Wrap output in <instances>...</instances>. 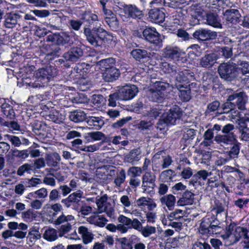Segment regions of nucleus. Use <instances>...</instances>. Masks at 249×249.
I'll return each instance as SVG.
<instances>
[{
    "mask_svg": "<svg viewBox=\"0 0 249 249\" xmlns=\"http://www.w3.org/2000/svg\"><path fill=\"white\" fill-rule=\"evenodd\" d=\"M101 24H99L98 27H93L92 29L89 28H85L84 34L86 40L92 46L98 47L100 46L99 39L105 42L112 40V36L110 33L101 27Z\"/></svg>",
    "mask_w": 249,
    "mask_h": 249,
    "instance_id": "f257e3e1",
    "label": "nucleus"
},
{
    "mask_svg": "<svg viewBox=\"0 0 249 249\" xmlns=\"http://www.w3.org/2000/svg\"><path fill=\"white\" fill-rule=\"evenodd\" d=\"M219 221L214 217L206 216L202 219L199 228V232L202 234L211 235L220 233L222 228L219 226Z\"/></svg>",
    "mask_w": 249,
    "mask_h": 249,
    "instance_id": "f03ea898",
    "label": "nucleus"
},
{
    "mask_svg": "<svg viewBox=\"0 0 249 249\" xmlns=\"http://www.w3.org/2000/svg\"><path fill=\"white\" fill-rule=\"evenodd\" d=\"M57 74V71L54 67L48 66L45 68L39 69L36 72L37 83L33 84L32 87L33 88L44 87L45 84H48Z\"/></svg>",
    "mask_w": 249,
    "mask_h": 249,
    "instance_id": "7ed1b4c3",
    "label": "nucleus"
},
{
    "mask_svg": "<svg viewBox=\"0 0 249 249\" xmlns=\"http://www.w3.org/2000/svg\"><path fill=\"white\" fill-rule=\"evenodd\" d=\"M218 71L220 77L227 81H231L238 77V67L231 61L221 64Z\"/></svg>",
    "mask_w": 249,
    "mask_h": 249,
    "instance_id": "20e7f679",
    "label": "nucleus"
},
{
    "mask_svg": "<svg viewBox=\"0 0 249 249\" xmlns=\"http://www.w3.org/2000/svg\"><path fill=\"white\" fill-rule=\"evenodd\" d=\"M171 87L168 83L156 82L154 88L150 89L148 96L149 99L155 102H160L165 97V93L168 92Z\"/></svg>",
    "mask_w": 249,
    "mask_h": 249,
    "instance_id": "39448f33",
    "label": "nucleus"
},
{
    "mask_svg": "<svg viewBox=\"0 0 249 249\" xmlns=\"http://www.w3.org/2000/svg\"><path fill=\"white\" fill-rule=\"evenodd\" d=\"M165 66L167 65L168 68L167 72L171 73L175 78L176 82L178 84H184V83H188L189 80L192 77L193 75L189 72V71L181 68H177L173 66H170L169 64L165 63Z\"/></svg>",
    "mask_w": 249,
    "mask_h": 249,
    "instance_id": "423d86ee",
    "label": "nucleus"
},
{
    "mask_svg": "<svg viewBox=\"0 0 249 249\" xmlns=\"http://www.w3.org/2000/svg\"><path fill=\"white\" fill-rule=\"evenodd\" d=\"M234 129V126L228 124L222 128L223 135H217L214 138V140L218 143L230 144L236 141V136L232 130Z\"/></svg>",
    "mask_w": 249,
    "mask_h": 249,
    "instance_id": "0eeeda50",
    "label": "nucleus"
},
{
    "mask_svg": "<svg viewBox=\"0 0 249 249\" xmlns=\"http://www.w3.org/2000/svg\"><path fill=\"white\" fill-rule=\"evenodd\" d=\"M156 176L151 172H145L142 177V184L141 186L142 192L143 194L151 195L154 194L156 187Z\"/></svg>",
    "mask_w": 249,
    "mask_h": 249,
    "instance_id": "6e6552de",
    "label": "nucleus"
},
{
    "mask_svg": "<svg viewBox=\"0 0 249 249\" xmlns=\"http://www.w3.org/2000/svg\"><path fill=\"white\" fill-rule=\"evenodd\" d=\"M108 196L105 194L98 199H96V203L99 213L105 212L107 215L112 218H115V210L111 204L107 201Z\"/></svg>",
    "mask_w": 249,
    "mask_h": 249,
    "instance_id": "1a4fd4ad",
    "label": "nucleus"
},
{
    "mask_svg": "<svg viewBox=\"0 0 249 249\" xmlns=\"http://www.w3.org/2000/svg\"><path fill=\"white\" fill-rule=\"evenodd\" d=\"M118 92L120 100L129 101L132 99L138 93V89L134 85H126L120 87Z\"/></svg>",
    "mask_w": 249,
    "mask_h": 249,
    "instance_id": "9d476101",
    "label": "nucleus"
},
{
    "mask_svg": "<svg viewBox=\"0 0 249 249\" xmlns=\"http://www.w3.org/2000/svg\"><path fill=\"white\" fill-rule=\"evenodd\" d=\"M23 12L20 11L6 13L4 17V25L7 28H13L19 25Z\"/></svg>",
    "mask_w": 249,
    "mask_h": 249,
    "instance_id": "9b49d317",
    "label": "nucleus"
},
{
    "mask_svg": "<svg viewBox=\"0 0 249 249\" xmlns=\"http://www.w3.org/2000/svg\"><path fill=\"white\" fill-rule=\"evenodd\" d=\"M142 35L144 39L151 44L158 45L162 42L161 36L155 28H146Z\"/></svg>",
    "mask_w": 249,
    "mask_h": 249,
    "instance_id": "f8f14e48",
    "label": "nucleus"
},
{
    "mask_svg": "<svg viewBox=\"0 0 249 249\" xmlns=\"http://www.w3.org/2000/svg\"><path fill=\"white\" fill-rule=\"evenodd\" d=\"M181 116L180 108L178 106H174L169 110L164 113L162 117L166 123L170 124H174L177 119Z\"/></svg>",
    "mask_w": 249,
    "mask_h": 249,
    "instance_id": "ddd939ff",
    "label": "nucleus"
},
{
    "mask_svg": "<svg viewBox=\"0 0 249 249\" xmlns=\"http://www.w3.org/2000/svg\"><path fill=\"white\" fill-rule=\"evenodd\" d=\"M194 38L200 41H206L216 38L217 33L215 32L201 28L196 30L193 34Z\"/></svg>",
    "mask_w": 249,
    "mask_h": 249,
    "instance_id": "4468645a",
    "label": "nucleus"
},
{
    "mask_svg": "<svg viewBox=\"0 0 249 249\" xmlns=\"http://www.w3.org/2000/svg\"><path fill=\"white\" fill-rule=\"evenodd\" d=\"M229 101H233L236 107L243 110L245 109V105L247 101V96L244 92H239L229 96Z\"/></svg>",
    "mask_w": 249,
    "mask_h": 249,
    "instance_id": "2eb2a0df",
    "label": "nucleus"
},
{
    "mask_svg": "<svg viewBox=\"0 0 249 249\" xmlns=\"http://www.w3.org/2000/svg\"><path fill=\"white\" fill-rule=\"evenodd\" d=\"M83 55L82 49L78 47L71 48L69 51L64 53L63 57L66 61L76 62Z\"/></svg>",
    "mask_w": 249,
    "mask_h": 249,
    "instance_id": "dca6fc26",
    "label": "nucleus"
},
{
    "mask_svg": "<svg viewBox=\"0 0 249 249\" xmlns=\"http://www.w3.org/2000/svg\"><path fill=\"white\" fill-rule=\"evenodd\" d=\"M164 57L175 60H178L181 55V52L177 47L167 46L162 50Z\"/></svg>",
    "mask_w": 249,
    "mask_h": 249,
    "instance_id": "f3484780",
    "label": "nucleus"
},
{
    "mask_svg": "<svg viewBox=\"0 0 249 249\" xmlns=\"http://www.w3.org/2000/svg\"><path fill=\"white\" fill-rule=\"evenodd\" d=\"M136 206L140 208L147 206L149 211H153L157 206L155 202L149 197L142 196L136 200Z\"/></svg>",
    "mask_w": 249,
    "mask_h": 249,
    "instance_id": "a211bd4d",
    "label": "nucleus"
},
{
    "mask_svg": "<svg viewBox=\"0 0 249 249\" xmlns=\"http://www.w3.org/2000/svg\"><path fill=\"white\" fill-rule=\"evenodd\" d=\"M224 16L227 22L236 24L239 22L241 15L238 10L230 9L225 12Z\"/></svg>",
    "mask_w": 249,
    "mask_h": 249,
    "instance_id": "6ab92c4d",
    "label": "nucleus"
},
{
    "mask_svg": "<svg viewBox=\"0 0 249 249\" xmlns=\"http://www.w3.org/2000/svg\"><path fill=\"white\" fill-rule=\"evenodd\" d=\"M120 75L119 70L116 67L111 68L110 70H106L103 72V79L106 82H112L117 80Z\"/></svg>",
    "mask_w": 249,
    "mask_h": 249,
    "instance_id": "aec40b11",
    "label": "nucleus"
},
{
    "mask_svg": "<svg viewBox=\"0 0 249 249\" xmlns=\"http://www.w3.org/2000/svg\"><path fill=\"white\" fill-rule=\"evenodd\" d=\"M148 14L149 18L155 22L161 23L164 20L165 17L162 9L157 8L151 9Z\"/></svg>",
    "mask_w": 249,
    "mask_h": 249,
    "instance_id": "412c9836",
    "label": "nucleus"
},
{
    "mask_svg": "<svg viewBox=\"0 0 249 249\" xmlns=\"http://www.w3.org/2000/svg\"><path fill=\"white\" fill-rule=\"evenodd\" d=\"M175 86L179 90V97L182 101L187 102L191 99V89L189 87H184V84L178 83H175Z\"/></svg>",
    "mask_w": 249,
    "mask_h": 249,
    "instance_id": "4be33fe9",
    "label": "nucleus"
},
{
    "mask_svg": "<svg viewBox=\"0 0 249 249\" xmlns=\"http://www.w3.org/2000/svg\"><path fill=\"white\" fill-rule=\"evenodd\" d=\"M176 201V197L172 194L163 196L160 198L161 205L163 207H167L170 211L174 209Z\"/></svg>",
    "mask_w": 249,
    "mask_h": 249,
    "instance_id": "5701e85b",
    "label": "nucleus"
},
{
    "mask_svg": "<svg viewBox=\"0 0 249 249\" xmlns=\"http://www.w3.org/2000/svg\"><path fill=\"white\" fill-rule=\"evenodd\" d=\"M217 59V56L216 53L205 54L201 58L200 64L203 67L210 68L214 64Z\"/></svg>",
    "mask_w": 249,
    "mask_h": 249,
    "instance_id": "b1692460",
    "label": "nucleus"
},
{
    "mask_svg": "<svg viewBox=\"0 0 249 249\" xmlns=\"http://www.w3.org/2000/svg\"><path fill=\"white\" fill-rule=\"evenodd\" d=\"M194 202V194L188 190L185 191L182 194V196L177 202L179 206H185L192 205Z\"/></svg>",
    "mask_w": 249,
    "mask_h": 249,
    "instance_id": "393cba45",
    "label": "nucleus"
},
{
    "mask_svg": "<svg viewBox=\"0 0 249 249\" xmlns=\"http://www.w3.org/2000/svg\"><path fill=\"white\" fill-rule=\"evenodd\" d=\"M78 232L81 235L84 244H88L93 240V234L85 226H80L78 229Z\"/></svg>",
    "mask_w": 249,
    "mask_h": 249,
    "instance_id": "a878e982",
    "label": "nucleus"
},
{
    "mask_svg": "<svg viewBox=\"0 0 249 249\" xmlns=\"http://www.w3.org/2000/svg\"><path fill=\"white\" fill-rule=\"evenodd\" d=\"M221 236L224 241L225 245L227 246L231 245L238 241L234 231L232 232L230 228Z\"/></svg>",
    "mask_w": 249,
    "mask_h": 249,
    "instance_id": "bb28decb",
    "label": "nucleus"
},
{
    "mask_svg": "<svg viewBox=\"0 0 249 249\" xmlns=\"http://www.w3.org/2000/svg\"><path fill=\"white\" fill-rule=\"evenodd\" d=\"M61 157L58 153L53 152L51 154L47 155L46 157V163L48 166L57 167L59 166Z\"/></svg>",
    "mask_w": 249,
    "mask_h": 249,
    "instance_id": "cd10ccee",
    "label": "nucleus"
},
{
    "mask_svg": "<svg viewBox=\"0 0 249 249\" xmlns=\"http://www.w3.org/2000/svg\"><path fill=\"white\" fill-rule=\"evenodd\" d=\"M88 221L91 224H94L100 227H103L107 224L108 220L102 215L93 214L88 217Z\"/></svg>",
    "mask_w": 249,
    "mask_h": 249,
    "instance_id": "c85d7f7f",
    "label": "nucleus"
},
{
    "mask_svg": "<svg viewBox=\"0 0 249 249\" xmlns=\"http://www.w3.org/2000/svg\"><path fill=\"white\" fill-rule=\"evenodd\" d=\"M234 144L231 147L230 151L226 152L227 157L225 159L226 161L229 160L231 159H234L238 157V155L240 152V143L237 142V141L233 142Z\"/></svg>",
    "mask_w": 249,
    "mask_h": 249,
    "instance_id": "c756f323",
    "label": "nucleus"
},
{
    "mask_svg": "<svg viewBox=\"0 0 249 249\" xmlns=\"http://www.w3.org/2000/svg\"><path fill=\"white\" fill-rule=\"evenodd\" d=\"M115 64V60L113 58H108L102 59L97 63L99 68L104 71L106 70H110L111 68H114Z\"/></svg>",
    "mask_w": 249,
    "mask_h": 249,
    "instance_id": "7c9ffc66",
    "label": "nucleus"
},
{
    "mask_svg": "<svg viewBox=\"0 0 249 249\" xmlns=\"http://www.w3.org/2000/svg\"><path fill=\"white\" fill-rule=\"evenodd\" d=\"M69 118L71 121L78 123L85 121L86 118V115L84 111L80 110H76L70 113Z\"/></svg>",
    "mask_w": 249,
    "mask_h": 249,
    "instance_id": "2f4dec72",
    "label": "nucleus"
},
{
    "mask_svg": "<svg viewBox=\"0 0 249 249\" xmlns=\"http://www.w3.org/2000/svg\"><path fill=\"white\" fill-rule=\"evenodd\" d=\"M141 151L139 149L132 150L126 155L124 158L125 161L133 163L139 161L141 159Z\"/></svg>",
    "mask_w": 249,
    "mask_h": 249,
    "instance_id": "473e14b6",
    "label": "nucleus"
},
{
    "mask_svg": "<svg viewBox=\"0 0 249 249\" xmlns=\"http://www.w3.org/2000/svg\"><path fill=\"white\" fill-rule=\"evenodd\" d=\"M132 56L136 60L141 61L142 59L149 58L150 56V53H148L145 50L136 49L131 51Z\"/></svg>",
    "mask_w": 249,
    "mask_h": 249,
    "instance_id": "72a5a7b5",
    "label": "nucleus"
},
{
    "mask_svg": "<svg viewBox=\"0 0 249 249\" xmlns=\"http://www.w3.org/2000/svg\"><path fill=\"white\" fill-rule=\"evenodd\" d=\"M83 19L85 21H87L89 23V25H95L96 27H98L100 22H98V16L93 13L88 12L86 13L83 17Z\"/></svg>",
    "mask_w": 249,
    "mask_h": 249,
    "instance_id": "f704fd0d",
    "label": "nucleus"
},
{
    "mask_svg": "<svg viewBox=\"0 0 249 249\" xmlns=\"http://www.w3.org/2000/svg\"><path fill=\"white\" fill-rule=\"evenodd\" d=\"M40 237V233L38 231L35 229L31 230L27 237V243L29 246H32Z\"/></svg>",
    "mask_w": 249,
    "mask_h": 249,
    "instance_id": "c9c22d12",
    "label": "nucleus"
},
{
    "mask_svg": "<svg viewBox=\"0 0 249 249\" xmlns=\"http://www.w3.org/2000/svg\"><path fill=\"white\" fill-rule=\"evenodd\" d=\"M1 110L4 114L9 119H14L15 117V113L13 107L7 103H3L1 105Z\"/></svg>",
    "mask_w": 249,
    "mask_h": 249,
    "instance_id": "e433bc0d",
    "label": "nucleus"
},
{
    "mask_svg": "<svg viewBox=\"0 0 249 249\" xmlns=\"http://www.w3.org/2000/svg\"><path fill=\"white\" fill-rule=\"evenodd\" d=\"M206 21L208 24L215 28H222L221 23L217 19V15L214 14H207Z\"/></svg>",
    "mask_w": 249,
    "mask_h": 249,
    "instance_id": "4c0bfd02",
    "label": "nucleus"
},
{
    "mask_svg": "<svg viewBox=\"0 0 249 249\" xmlns=\"http://www.w3.org/2000/svg\"><path fill=\"white\" fill-rule=\"evenodd\" d=\"M74 220V217L72 215H66L63 213L59 215L54 221L55 225L64 224L65 223H70L73 222Z\"/></svg>",
    "mask_w": 249,
    "mask_h": 249,
    "instance_id": "58836bf2",
    "label": "nucleus"
},
{
    "mask_svg": "<svg viewBox=\"0 0 249 249\" xmlns=\"http://www.w3.org/2000/svg\"><path fill=\"white\" fill-rule=\"evenodd\" d=\"M130 241L133 244L134 249H145V245L141 241V239L135 235H132L130 237Z\"/></svg>",
    "mask_w": 249,
    "mask_h": 249,
    "instance_id": "ea45409f",
    "label": "nucleus"
},
{
    "mask_svg": "<svg viewBox=\"0 0 249 249\" xmlns=\"http://www.w3.org/2000/svg\"><path fill=\"white\" fill-rule=\"evenodd\" d=\"M44 238L49 241H53L57 239V231L53 228H49L46 230L43 234Z\"/></svg>",
    "mask_w": 249,
    "mask_h": 249,
    "instance_id": "a19ab883",
    "label": "nucleus"
},
{
    "mask_svg": "<svg viewBox=\"0 0 249 249\" xmlns=\"http://www.w3.org/2000/svg\"><path fill=\"white\" fill-rule=\"evenodd\" d=\"M236 237H237L238 241L241 237H243L244 240L249 239V236L248 235V230L244 227H238L234 231Z\"/></svg>",
    "mask_w": 249,
    "mask_h": 249,
    "instance_id": "79ce46f5",
    "label": "nucleus"
},
{
    "mask_svg": "<svg viewBox=\"0 0 249 249\" xmlns=\"http://www.w3.org/2000/svg\"><path fill=\"white\" fill-rule=\"evenodd\" d=\"M116 175L117 176L114 179V183L117 187H121V185L124 182L126 178L125 170L122 169Z\"/></svg>",
    "mask_w": 249,
    "mask_h": 249,
    "instance_id": "37998d69",
    "label": "nucleus"
},
{
    "mask_svg": "<svg viewBox=\"0 0 249 249\" xmlns=\"http://www.w3.org/2000/svg\"><path fill=\"white\" fill-rule=\"evenodd\" d=\"M33 165L29 163H24L19 166L17 170V174L18 176H22L26 173L30 174L33 170Z\"/></svg>",
    "mask_w": 249,
    "mask_h": 249,
    "instance_id": "c03bdc74",
    "label": "nucleus"
},
{
    "mask_svg": "<svg viewBox=\"0 0 249 249\" xmlns=\"http://www.w3.org/2000/svg\"><path fill=\"white\" fill-rule=\"evenodd\" d=\"M184 212L180 209H176L175 211L171 212L168 216L167 218L169 221L174 220H179L183 217Z\"/></svg>",
    "mask_w": 249,
    "mask_h": 249,
    "instance_id": "a18cd8bd",
    "label": "nucleus"
},
{
    "mask_svg": "<svg viewBox=\"0 0 249 249\" xmlns=\"http://www.w3.org/2000/svg\"><path fill=\"white\" fill-rule=\"evenodd\" d=\"M140 232L144 237H148L150 235L156 233V229L155 227L146 226L141 228Z\"/></svg>",
    "mask_w": 249,
    "mask_h": 249,
    "instance_id": "49530a36",
    "label": "nucleus"
},
{
    "mask_svg": "<svg viewBox=\"0 0 249 249\" xmlns=\"http://www.w3.org/2000/svg\"><path fill=\"white\" fill-rule=\"evenodd\" d=\"M213 133L212 129H208L204 133L203 143L205 146H209L213 142Z\"/></svg>",
    "mask_w": 249,
    "mask_h": 249,
    "instance_id": "de8ad7c7",
    "label": "nucleus"
},
{
    "mask_svg": "<svg viewBox=\"0 0 249 249\" xmlns=\"http://www.w3.org/2000/svg\"><path fill=\"white\" fill-rule=\"evenodd\" d=\"M220 103L218 101H214L209 104L205 111V114L208 115L211 112H215L219 107Z\"/></svg>",
    "mask_w": 249,
    "mask_h": 249,
    "instance_id": "09e8293b",
    "label": "nucleus"
},
{
    "mask_svg": "<svg viewBox=\"0 0 249 249\" xmlns=\"http://www.w3.org/2000/svg\"><path fill=\"white\" fill-rule=\"evenodd\" d=\"M235 105L233 101H229V98L227 101L222 105L223 112L228 113L235 108Z\"/></svg>",
    "mask_w": 249,
    "mask_h": 249,
    "instance_id": "8fccbe9b",
    "label": "nucleus"
},
{
    "mask_svg": "<svg viewBox=\"0 0 249 249\" xmlns=\"http://www.w3.org/2000/svg\"><path fill=\"white\" fill-rule=\"evenodd\" d=\"M142 172V169L141 167L134 166L129 168L127 174L130 177L136 178L140 177Z\"/></svg>",
    "mask_w": 249,
    "mask_h": 249,
    "instance_id": "3c124183",
    "label": "nucleus"
},
{
    "mask_svg": "<svg viewBox=\"0 0 249 249\" xmlns=\"http://www.w3.org/2000/svg\"><path fill=\"white\" fill-rule=\"evenodd\" d=\"M83 195V192L79 190L70 195L68 198L72 203H77L80 201V199L82 197Z\"/></svg>",
    "mask_w": 249,
    "mask_h": 249,
    "instance_id": "603ef678",
    "label": "nucleus"
},
{
    "mask_svg": "<svg viewBox=\"0 0 249 249\" xmlns=\"http://www.w3.org/2000/svg\"><path fill=\"white\" fill-rule=\"evenodd\" d=\"M23 183L25 185L26 187H35L41 183V179L39 178H32L27 180V181H23Z\"/></svg>",
    "mask_w": 249,
    "mask_h": 249,
    "instance_id": "864d4df0",
    "label": "nucleus"
},
{
    "mask_svg": "<svg viewBox=\"0 0 249 249\" xmlns=\"http://www.w3.org/2000/svg\"><path fill=\"white\" fill-rule=\"evenodd\" d=\"M26 1L37 7L46 8L48 6L47 0H26Z\"/></svg>",
    "mask_w": 249,
    "mask_h": 249,
    "instance_id": "5fc2aeb1",
    "label": "nucleus"
},
{
    "mask_svg": "<svg viewBox=\"0 0 249 249\" xmlns=\"http://www.w3.org/2000/svg\"><path fill=\"white\" fill-rule=\"evenodd\" d=\"M106 23L109 26L112 30H116L119 28V22L116 17H111L105 19Z\"/></svg>",
    "mask_w": 249,
    "mask_h": 249,
    "instance_id": "6e6d98bb",
    "label": "nucleus"
},
{
    "mask_svg": "<svg viewBox=\"0 0 249 249\" xmlns=\"http://www.w3.org/2000/svg\"><path fill=\"white\" fill-rule=\"evenodd\" d=\"M4 137H6L14 146L19 147L21 144L20 139L17 136L6 134Z\"/></svg>",
    "mask_w": 249,
    "mask_h": 249,
    "instance_id": "4d7b16f0",
    "label": "nucleus"
},
{
    "mask_svg": "<svg viewBox=\"0 0 249 249\" xmlns=\"http://www.w3.org/2000/svg\"><path fill=\"white\" fill-rule=\"evenodd\" d=\"M36 195V197L40 199V200L45 199L48 196V191L46 188H41L34 192Z\"/></svg>",
    "mask_w": 249,
    "mask_h": 249,
    "instance_id": "13d9d810",
    "label": "nucleus"
},
{
    "mask_svg": "<svg viewBox=\"0 0 249 249\" xmlns=\"http://www.w3.org/2000/svg\"><path fill=\"white\" fill-rule=\"evenodd\" d=\"M120 202L122 204L124 210L128 209L132 205V203L130 200L129 197L127 195L122 196L120 199Z\"/></svg>",
    "mask_w": 249,
    "mask_h": 249,
    "instance_id": "bf43d9fd",
    "label": "nucleus"
},
{
    "mask_svg": "<svg viewBox=\"0 0 249 249\" xmlns=\"http://www.w3.org/2000/svg\"><path fill=\"white\" fill-rule=\"evenodd\" d=\"M121 249H132L133 244L130 241V238L127 240L126 238H122L120 240Z\"/></svg>",
    "mask_w": 249,
    "mask_h": 249,
    "instance_id": "052dcab7",
    "label": "nucleus"
},
{
    "mask_svg": "<svg viewBox=\"0 0 249 249\" xmlns=\"http://www.w3.org/2000/svg\"><path fill=\"white\" fill-rule=\"evenodd\" d=\"M120 100L119 94L118 92H115L110 94L108 98V106L114 107L116 106V101Z\"/></svg>",
    "mask_w": 249,
    "mask_h": 249,
    "instance_id": "680f3d73",
    "label": "nucleus"
},
{
    "mask_svg": "<svg viewBox=\"0 0 249 249\" xmlns=\"http://www.w3.org/2000/svg\"><path fill=\"white\" fill-rule=\"evenodd\" d=\"M87 134L93 141H100L105 137V135L100 131L91 132Z\"/></svg>",
    "mask_w": 249,
    "mask_h": 249,
    "instance_id": "e2e57ef3",
    "label": "nucleus"
},
{
    "mask_svg": "<svg viewBox=\"0 0 249 249\" xmlns=\"http://www.w3.org/2000/svg\"><path fill=\"white\" fill-rule=\"evenodd\" d=\"M173 174V171L171 169L163 171L160 175V178L165 181H168L172 178Z\"/></svg>",
    "mask_w": 249,
    "mask_h": 249,
    "instance_id": "0e129e2a",
    "label": "nucleus"
},
{
    "mask_svg": "<svg viewBox=\"0 0 249 249\" xmlns=\"http://www.w3.org/2000/svg\"><path fill=\"white\" fill-rule=\"evenodd\" d=\"M104 98L101 95L94 94L92 96L91 101L92 103L97 106H99L104 103Z\"/></svg>",
    "mask_w": 249,
    "mask_h": 249,
    "instance_id": "69168bd1",
    "label": "nucleus"
},
{
    "mask_svg": "<svg viewBox=\"0 0 249 249\" xmlns=\"http://www.w3.org/2000/svg\"><path fill=\"white\" fill-rule=\"evenodd\" d=\"M241 71L243 75L249 74V63L247 62H242L238 68V72Z\"/></svg>",
    "mask_w": 249,
    "mask_h": 249,
    "instance_id": "338daca9",
    "label": "nucleus"
},
{
    "mask_svg": "<svg viewBox=\"0 0 249 249\" xmlns=\"http://www.w3.org/2000/svg\"><path fill=\"white\" fill-rule=\"evenodd\" d=\"M36 214L34 212V211L29 209L27 211L22 213L21 217L25 219L26 220H31L33 218L35 217Z\"/></svg>",
    "mask_w": 249,
    "mask_h": 249,
    "instance_id": "774afa93",
    "label": "nucleus"
}]
</instances>
